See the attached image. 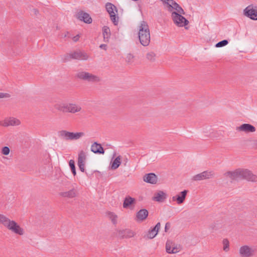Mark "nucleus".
<instances>
[{
  "instance_id": "nucleus-28",
  "label": "nucleus",
  "mask_w": 257,
  "mask_h": 257,
  "mask_svg": "<svg viewBox=\"0 0 257 257\" xmlns=\"http://www.w3.org/2000/svg\"><path fill=\"white\" fill-rule=\"evenodd\" d=\"M12 220H10L8 217L4 214H0V222L3 224L6 227L11 222Z\"/></svg>"
},
{
  "instance_id": "nucleus-35",
  "label": "nucleus",
  "mask_w": 257,
  "mask_h": 257,
  "mask_svg": "<svg viewBox=\"0 0 257 257\" xmlns=\"http://www.w3.org/2000/svg\"><path fill=\"white\" fill-rule=\"evenodd\" d=\"M134 55L132 54L129 53V54H127L126 58H125V60H126V62H127L128 63L131 64L134 62Z\"/></svg>"
},
{
  "instance_id": "nucleus-37",
  "label": "nucleus",
  "mask_w": 257,
  "mask_h": 257,
  "mask_svg": "<svg viewBox=\"0 0 257 257\" xmlns=\"http://www.w3.org/2000/svg\"><path fill=\"white\" fill-rule=\"evenodd\" d=\"M223 250L227 251L229 250V241L227 239H224L223 240Z\"/></svg>"
},
{
  "instance_id": "nucleus-45",
  "label": "nucleus",
  "mask_w": 257,
  "mask_h": 257,
  "mask_svg": "<svg viewBox=\"0 0 257 257\" xmlns=\"http://www.w3.org/2000/svg\"><path fill=\"white\" fill-rule=\"evenodd\" d=\"M66 36H67V34H65L64 35V37H66Z\"/></svg>"
},
{
  "instance_id": "nucleus-15",
  "label": "nucleus",
  "mask_w": 257,
  "mask_h": 257,
  "mask_svg": "<svg viewBox=\"0 0 257 257\" xmlns=\"http://www.w3.org/2000/svg\"><path fill=\"white\" fill-rule=\"evenodd\" d=\"M21 124V121L15 117H10L6 118L1 123V125L5 126L8 127L9 126H17Z\"/></svg>"
},
{
  "instance_id": "nucleus-27",
  "label": "nucleus",
  "mask_w": 257,
  "mask_h": 257,
  "mask_svg": "<svg viewBox=\"0 0 257 257\" xmlns=\"http://www.w3.org/2000/svg\"><path fill=\"white\" fill-rule=\"evenodd\" d=\"M165 193L163 191H160L155 194L154 200L158 202H161L165 198Z\"/></svg>"
},
{
  "instance_id": "nucleus-17",
  "label": "nucleus",
  "mask_w": 257,
  "mask_h": 257,
  "mask_svg": "<svg viewBox=\"0 0 257 257\" xmlns=\"http://www.w3.org/2000/svg\"><path fill=\"white\" fill-rule=\"evenodd\" d=\"M76 17L78 19L87 24H90L92 22V19L89 15L82 11L78 12L76 15Z\"/></svg>"
},
{
  "instance_id": "nucleus-44",
  "label": "nucleus",
  "mask_w": 257,
  "mask_h": 257,
  "mask_svg": "<svg viewBox=\"0 0 257 257\" xmlns=\"http://www.w3.org/2000/svg\"><path fill=\"white\" fill-rule=\"evenodd\" d=\"M34 11L35 13L36 14V12H37V11L36 9H34Z\"/></svg>"
},
{
  "instance_id": "nucleus-3",
  "label": "nucleus",
  "mask_w": 257,
  "mask_h": 257,
  "mask_svg": "<svg viewBox=\"0 0 257 257\" xmlns=\"http://www.w3.org/2000/svg\"><path fill=\"white\" fill-rule=\"evenodd\" d=\"M55 108L60 111L71 113L81 112L82 110V108L80 105L73 103L56 104Z\"/></svg>"
},
{
  "instance_id": "nucleus-33",
  "label": "nucleus",
  "mask_w": 257,
  "mask_h": 257,
  "mask_svg": "<svg viewBox=\"0 0 257 257\" xmlns=\"http://www.w3.org/2000/svg\"><path fill=\"white\" fill-rule=\"evenodd\" d=\"M69 165L70 166V168L71 170V171L72 172V174L74 176H75L76 174V170H75V162L73 160H70L69 162Z\"/></svg>"
},
{
  "instance_id": "nucleus-30",
  "label": "nucleus",
  "mask_w": 257,
  "mask_h": 257,
  "mask_svg": "<svg viewBox=\"0 0 257 257\" xmlns=\"http://www.w3.org/2000/svg\"><path fill=\"white\" fill-rule=\"evenodd\" d=\"M146 59L150 62H155L156 59V54L153 52H149L146 54Z\"/></svg>"
},
{
  "instance_id": "nucleus-14",
  "label": "nucleus",
  "mask_w": 257,
  "mask_h": 257,
  "mask_svg": "<svg viewBox=\"0 0 257 257\" xmlns=\"http://www.w3.org/2000/svg\"><path fill=\"white\" fill-rule=\"evenodd\" d=\"M242 169H238L233 171H228L224 174L225 177L231 180L241 179Z\"/></svg>"
},
{
  "instance_id": "nucleus-8",
  "label": "nucleus",
  "mask_w": 257,
  "mask_h": 257,
  "mask_svg": "<svg viewBox=\"0 0 257 257\" xmlns=\"http://www.w3.org/2000/svg\"><path fill=\"white\" fill-rule=\"evenodd\" d=\"M7 228L14 233L20 235H23L25 233L24 229L14 220H12Z\"/></svg>"
},
{
  "instance_id": "nucleus-22",
  "label": "nucleus",
  "mask_w": 257,
  "mask_h": 257,
  "mask_svg": "<svg viewBox=\"0 0 257 257\" xmlns=\"http://www.w3.org/2000/svg\"><path fill=\"white\" fill-rule=\"evenodd\" d=\"M91 151L95 154H103V148L100 144L94 142L91 146Z\"/></svg>"
},
{
  "instance_id": "nucleus-11",
  "label": "nucleus",
  "mask_w": 257,
  "mask_h": 257,
  "mask_svg": "<svg viewBox=\"0 0 257 257\" xmlns=\"http://www.w3.org/2000/svg\"><path fill=\"white\" fill-rule=\"evenodd\" d=\"M213 176L214 173L213 171H205L193 176L192 179L194 181H201L211 178Z\"/></svg>"
},
{
  "instance_id": "nucleus-13",
  "label": "nucleus",
  "mask_w": 257,
  "mask_h": 257,
  "mask_svg": "<svg viewBox=\"0 0 257 257\" xmlns=\"http://www.w3.org/2000/svg\"><path fill=\"white\" fill-rule=\"evenodd\" d=\"M241 179L255 182H257V176L247 169H242Z\"/></svg>"
},
{
  "instance_id": "nucleus-34",
  "label": "nucleus",
  "mask_w": 257,
  "mask_h": 257,
  "mask_svg": "<svg viewBox=\"0 0 257 257\" xmlns=\"http://www.w3.org/2000/svg\"><path fill=\"white\" fill-rule=\"evenodd\" d=\"M228 42L227 40H223L219 42L218 43H217L215 45V47L217 48L222 47L226 46V45L228 44Z\"/></svg>"
},
{
  "instance_id": "nucleus-25",
  "label": "nucleus",
  "mask_w": 257,
  "mask_h": 257,
  "mask_svg": "<svg viewBox=\"0 0 257 257\" xmlns=\"http://www.w3.org/2000/svg\"><path fill=\"white\" fill-rule=\"evenodd\" d=\"M136 202V200L135 198L130 196H127L125 197V198L124 199L123 203V207L124 208H131V206L134 205Z\"/></svg>"
},
{
  "instance_id": "nucleus-39",
  "label": "nucleus",
  "mask_w": 257,
  "mask_h": 257,
  "mask_svg": "<svg viewBox=\"0 0 257 257\" xmlns=\"http://www.w3.org/2000/svg\"><path fill=\"white\" fill-rule=\"evenodd\" d=\"M78 166L81 172H84L85 171V164H78Z\"/></svg>"
},
{
  "instance_id": "nucleus-21",
  "label": "nucleus",
  "mask_w": 257,
  "mask_h": 257,
  "mask_svg": "<svg viewBox=\"0 0 257 257\" xmlns=\"http://www.w3.org/2000/svg\"><path fill=\"white\" fill-rule=\"evenodd\" d=\"M143 180L147 183L155 184L157 182V177L155 174L151 173L145 175Z\"/></svg>"
},
{
  "instance_id": "nucleus-40",
  "label": "nucleus",
  "mask_w": 257,
  "mask_h": 257,
  "mask_svg": "<svg viewBox=\"0 0 257 257\" xmlns=\"http://www.w3.org/2000/svg\"><path fill=\"white\" fill-rule=\"evenodd\" d=\"M170 227V223L169 222L166 223L165 227V231H167V230L169 229Z\"/></svg>"
},
{
  "instance_id": "nucleus-10",
  "label": "nucleus",
  "mask_w": 257,
  "mask_h": 257,
  "mask_svg": "<svg viewBox=\"0 0 257 257\" xmlns=\"http://www.w3.org/2000/svg\"><path fill=\"white\" fill-rule=\"evenodd\" d=\"M235 130L238 132H242L245 134L254 133L255 132V127L249 123H243L238 126H236Z\"/></svg>"
},
{
  "instance_id": "nucleus-2",
  "label": "nucleus",
  "mask_w": 257,
  "mask_h": 257,
  "mask_svg": "<svg viewBox=\"0 0 257 257\" xmlns=\"http://www.w3.org/2000/svg\"><path fill=\"white\" fill-rule=\"evenodd\" d=\"M139 39L140 43L145 47L149 46L151 41L150 31L147 22L142 21L139 27Z\"/></svg>"
},
{
  "instance_id": "nucleus-4",
  "label": "nucleus",
  "mask_w": 257,
  "mask_h": 257,
  "mask_svg": "<svg viewBox=\"0 0 257 257\" xmlns=\"http://www.w3.org/2000/svg\"><path fill=\"white\" fill-rule=\"evenodd\" d=\"M76 77L79 79L91 83H97L100 81L99 76L87 71L78 72L76 73Z\"/></svg>"
},
{
  "instance_id": "nucleus-29",
  "label": "nucleus",
  "mask_w": 257,
  "mask_h": 257,
  "mask_svg": "<svg viewBox=\"0 0 257 257\" xmlns=\"http://www.w3.org/2000/svg\"><path fill=\"white\" fill-rule=\"evenodd\" d=\"M85 153L83 151H81L79 152L78 154V164H85Z\"/></svg>"
},
{
  "instance_id": "nucleus-20",
  "label": "nucleus",
  "mask_w": 257,
  "mask_h": 257,
  "mask_svg": "<svg viewBox=\"0 0 257 257\" xmlns=\"http://www.w3.org/2000/svg\"><path fill=\"white\" fill-rule=\"evenodd\" d=\"M187 192L188 191L186 190L181 192L179 194L173 196L172 197V200L174 201H176L178 204L183 203L185 199Z\"/></svg>"
},
{
  "instance_id": "nucleus-43",
  "label": "nucleus",
  "mask_w": 257,
  "mask_h": 257,
  "mask_svg": "<svg viewBox=\"0 0 257 257\" xmlns=\"http://www.w3.org/2000/svg\"><path fill=\"white\" fill-rule=\"evenodd\" d=\"M210 228L212 229V230H216V227H215V224L214 223L213 224H212L210 226Z\"/></svg>"
},
{
  "instance_id": "nucleus-32",
  "label": "nucleus",
  "mask_w": 257,
  "mask_h": 257,
  "mask_svg": "<svg viewBox=\"0 0 257 257\" xmlns=\"http://www.w3.org/2000/svg\"><path fill=\"white\" fill-rule=\"evenodd\" d=\"M103 35L104 39L107 41L110 36V29L108 27H104L103 28Z\"/></svg>"
},
{
  "instance_id": "nucleus-26",
  "label": "nucleus",
  "mask_w": 257,
  "mask_h": 257,
  "mask_svg": "<svg viewBox=\"0 0 257 257\" xmlns=\"http://www.w3.org/2000/svg\"><path fill=\"white\" fill-rule=\"evenodd\" d=\"M120 156H117L113 161L110 163V167L112 170H115L118 168L121 164Z\"/></svg>"
},
{
  "instance_id": "nucleus-1",
  "label": "nucleus",
  "mask_w": 257,
  "mask_h": 257,
  "mask_svg": "<svg viewBox=\"0 0 257 257\" xmlns=\"http://www.w3.org/2000/svg\"><path fill=\"white\" fill-rule=\"evenodd\" d=\"M171 13L173 23L179 27H183L189 24V21L183 16L185 12L182 7L174 0H160Z\"/></svg>"
},
{
  "instance_id": "nucleus-6",
  "label": "nucleus",
  "mask_w": 257,
  "mask_h": 257,
  "mask_svg": "<svg viewBox=\"0 0 257 257\" xmlns=\"http://www.w3.org/2000/svg\"><path fill=\"white\" fill-rule=\"evenodd\" d=\"M105 8L110 15L111 20L114 25H117L118 18L116 16V13L117 12L116 8L114 5L109 3H107L105 5Z\"/></svg>"
},
{
  "instance_id": "nucleus-41",
  "label": "nucleus",
  "mask_w": 257,
  "mask_h": 257,
  "mask_svg": "<svg viewBox=\"0 0 257 257\" xmlns=\"http://www.w3.org/2000/svg\"><path fill=\"white\" fill-rule=\"evenodd\" d=\"M79 35H76L74 37H73L72 39L73 40L74 42H77L79 40Z\"/></svg>"
},
{
  "instance_id": "nucleus-18",
  "label": "nucleus",
  "mask_w": 257,
  "mask_h": 257,
  "mask_svg": "<svg viewBox=\"0 0 257 257\" xmlns=\"http://www.w3.org/2000/svg\"><path fill=\"white\" fill-rule=\"evenodd\" d=\"M148 211L145 209L140 210L136 214L135 218L136 221L137 222H142L145 220L148 216Z\"/></svg>"
},
{
  "instance_id": "nucleus-7",
  "label": "nucleus",
  "mask_w": 257,
  "mask_h": 257,
  "mask_svg": "<svg viewBox=\"0 0 257 257\" xmlns=\"http://www.w3.org/2000/svg\"><path fill=\"white\" fill-rule=\"evenodd\" d=\"M244 15L253 20H257V6L252 5L247 6L243 11Z\"/></svg>"
},
{
  "instance_id": "nucleus-42",
  "label": "nucleus",
  "mask_w": 257,
  "mask_h": 257,
  "mask_svg": "<svg viewBox=\"0 0 257 257\" xmlns=\"http://www.w3.org/2000/svg\"><path fill=\"white\" fill-rule=\"evenodd\" d=\"M107 45L105 44H101L100 45V48L104 50L106 49Z\"/></svg>"
},
{
  "instance_id": "nucleus-5",
  "label": "nucleus",
  "mask_w": 257,
  "mask_h": 257,
  "mask_svg": "<svg viewBox=\"0 0 257 257\" xmlns=\"http://www.w3.org/2000/svg\"><path fill=\"white\" fill-rule=\"evenodd\" d=\"M58 136L62 139L65 140H77L84 136L82 132L72 133L65 130H62L58 132Z\"/></svg>"
},
{
  "instance_id": "nucleus-31",
  "label": "nucleus",
  "mask_w": 257,
  "mask_h": 257,
  "mask_svg": "<svg viewBox=\"0 0 257 257\" xmlns=\"http://www.w3.org/2000/svg\"><path fill=\"white\" fill-rule=\"evenodd\" d=\"M107 216L109 218L111 219L113 224H116L117 216L115 213L112 212H108L107 213Z\"/></svg>"
},
{
  "instance_id": "nucleus-12",
  "label": "nucleus",
  "mask_w": 257,
  "mask_h": 257,
  "mask_svg": "<svg viewBox=\"0 0 257 257\" xmlns=\"http://www.w3.org/2000/svg\"><path fill=\"white\" fill-rule=\"evenodd\" d=\"M70 58L79 60H87L89 59V55L84 51H77L70 53Z\"/></svg>"
},
{
  "instance_id": "nucleus-36",
  "label": "nucleus",
  "mask_w": 257,
  "mask_h": 257,
  "mask_svg": "<svg viewBox=\"0 0 257 257\" xmlns=\"http://www.w3.org/2000/svg\"><path fill=\"white\" fill-rule=\"evenodd\" d=\"M10 153V149L8 147L5 146L2 148L1 150V153L2 154L7 156Z\"/></svg>"
},
{
  "instance_id": "nucleus-9",
  "label": "nucleus",
  "mask_w": 257,
  "mask_h": 257,
  "mask_svg": "<svg viewBox=\"0 0 257 257\" xmlns=\"http://www.w3.org/2000/svg\"><path fill=\"white\" fill-rule=\"evenodd\" d=\"M254 252V249L247 245L241 246L239 249V253L241 257L252 256Z\"/></svg>"
},
{
  "instance_id": "nucleus-38",
  "label": "nucleus",
  "mask_w": 257,
  "mask_h": 257,
  "mask_svg": "<svg viewBox=\"0 0 257 257\" xmlns=\"http://www.w3.org/2000/svg\"><path fill=\"white\" fill-rule=\"evenodd\" d=\"M10 96V95L8 93L0 92V98H8Z\"/></svg>"
},
{
  "instance_id": "nucleus-24",
  "label": "nucleus",
  "mask_w": 257,
  "mask_h": 257,
  "mask_svg": "<svg viewBox=\"0 0 257 257\" xmlns=\"http://www.w3.org/2000/svg\"><path fill=\"white\" fill-rule=\"evenodd\" d=\"M59 195L64 198H73L76 196L77 191L75 189H72L68 191L60 192Z\"/></svg>"
},
{
  "instance_id": "nucleus-19",
  "label": "nucleus",
  "mask_w": 257,
  "mask_h": 257,
  "mask_svg": "<svg viewBox=\"0 0 257 257\" xmlns=\"http://www.w3.org/2000/svg\"><path fill=\"white\" fill-rule=\"evenodd\" d=\"M161 227V223L158 222L153 228L150 229L146 235V237L149 239H152L154 238L158 234L159 230Z\"/></svg>"
},
{
  "instance_id": "nucleus-16",
  "label": "nucleus",
  "mask_w": 257,
  "mask_h": 257,
  "mask_svg": "<svg viewBox=\"0 0 257 257\" xmlns=\"http://www.w3.org/2000/svg\"><path fill=\"white\" fill-rule=\"evenodd\" d=\"M166 250L168 253H176L179 251L175 243L170 240H168L166 243Z\"/></svg>"
},
{
  "instance_id": "nucleus-23",
  "label": "nucleus",
  "mask_w": 257,
  "mask_h": 257,
  "mask_svg": "<svg viewBox=\"0 0 257 257\" xmlns=\"http://www.w3.org/2000/svg\"><path fill=\"white\" fill-rule=\"evenodd\" d=\"M118 235L122 238H131L134 236L135 233L130 229H125L120 230Z\"/></svg>"
}]
</instances>
